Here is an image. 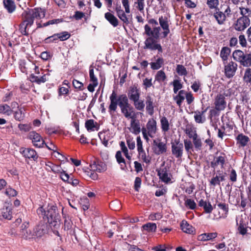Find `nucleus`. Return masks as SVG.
Listing matches in <instances>:
<instances>
[{
    "label": "nucleus",
    "mask_w": 251,
    "mask_h": 251,
    "mask_svg": "<svg viewBox=\"0 0 251 251\" xmlns=\"http://www.w3.org/2000/svg\"><path fill=\"white\" fill-rule=\"evenodd\" d=\"M146 109L148 112V113L150 115H152L154 113V100L153 98H152L150 96H147L146 97Z\"/></svg>",
    "instance_id": "19"
},
{
    "label": "nucleus",
    "mask_w": 251,
    "mask_h": 251,
    "mask_svg": "<svg viewBox=\"0 0 251 251\" xmlns=\"http://www.w3.org/2000/svg\"><path fill=\"white\" fill-rule=\"evenodd\" d=\"M172 153L176 158H179L182 156L183 152V144L178 141H175L172 143Z\"/></svg>",
    "instance_id": "11"
},
{
    "label": "nucleus",
    "mask_w": 251,
    "mask_h": 251,
    "mask_svg": "<svg viewBox=\"0 0 251 251\" xmlns=\"http://www.w3.org/2000/svg\"><path fill=\"white\" fill-rule=\"evenodd\" d=\"M110 103L108 107V111L110 115H113L116 111L117 105L120 107L121 113L127 119H131L137 117L133 107L129 103L128 99L126 94L117 96L116 93L113 91L109 97Z\"/></svg>",
    "instance_id": "2"
},
{
    "label": "nucleus",
    "mask_w": 251,
    "mask_h": 251,
    "mask_svg": "<svg viewBox=\"0 0 251 251\" xmlns=\"http://www.w3.org/2000/svg\"><path fill=\"white\" fill-rule=\"evenodd\" d=\"M166 79V75L162 70L158 71L155 76V81L159 83L163 82Z\"/></svg>",
    "instance_id": "41"
},
{
    "label": "nucleus",
    "mask_w": 251,
    "mask_h": 251,
    "mask_svg": "<svg viewBox=\"0 0 251 251\" xmlns=\"http://www.w3.org/2000/svg\"><path fill=\"white\" fill-rule=\"evenodd\" d=\"M104 18L113 27L118 25V19L111 12H106L104 14Z\"/></svg>",
    "instance_id": "21"
},
{
    "label": "nucleus",
    "mask_w": 251,
    "mask_h": 251,
    "mask_svg": "<svg viewBox=\"0 0 251 251\" xmlns=\"http://www.w3.org/2000/svg\"><path fill=\"white\" fill-rule=\"evenodd\" d=\"M226 162V157L225 155H221L216 157L211 162V166L215 169L218 165H220L221 168H224V165Z\"/></svg>",
    "instance_id": "20"
},
{
    "label": "nucleus",
    "mask_w": 251,
    "mask_h": 251,
    "mask_svg": "<svg viewBox=\"0 0 251 251\" xmlns=\"http://www.w3.org/2000/svg\"><path fill=\"white\" fill-rule=\"evenodd\" d=\"M85 127L88 131H94L98 130L99 126L97 122H95L92 119L88 120L86 121L85 124Z\"/></svg>",
    "instance_id": "25"
},
{
    "label": "nucleus",
    "mask_w": 251,
    "mask_h": 251,
    "mask_svg": "<svg viewBox=\"0 0 251 251\" xmlns=\"http://www.w3.org/2000/svg\"><path fill=\"white\" fill-rule=\"evenodd\" d=\"M25 110L22 108H19L14 113V117L16 120L20 121L25 117Z\"/></svg>",
    "instance_id": "48"
},
{
    "label": "nucleus",
    "mask_w": 251,
    "mask_h": 251,
    "mask_svg": "<svg viewBox=\"0 0 251 251\" xmlns=\"http://www.w3.org/2000/svg\"><path fill=\"white\" fill-rule=\"evenodd\" d=\"M36 212L38 215L47 220L51 226L55 229L59 228L61 219L56 205L50 204H48L46 208L40 206L37 209Z\"/></svg>",
    "instance_id": "3"
},
{
    "label": "nucleus",
    "mask_w": 251,
    "mask_h": 251,
    "mask_svg": "<svg viewBox=\"0 0 251 251\" xmlns=\"http://www.w3.org/2000/svg\"><path fill=\"white\" fill-rule=\"evenodd\" d=\"M153 149L155 154L159 155L165 153L167 151L166 144L157 139L153 141Z\"/></svg>",
    "instance_id": "10"
},
{
    "label": "nucleus",
    "mask_w": 251,
    "mask_h": 251,
    "mask_svg": "<svg viewBox=\"0 0 251 251\" xmlns=\"http://www.w3.org/2000/svg\"><path fill=\"white\" fill-rule=\"evenodd\" d=\"M110 207L114 210H118L120 209L121 204L118 201H113L110 203Z\"/></svg>",
    "instance_id": "64"
},
{
    "label": "nucleus",
    "mask_w": 251,
    "mask_h": 251,
    "mask_svg": "<svg viewBox=\"0 0 251 251\" xmlns=\"http://www.w3.org/2000/svg\"><path fill=\"white\" fill-rule=\"evenodd\" d=\"M149 25L144 26L145 33L149 36L145 41V49L152 50H157L158 53L163 51L162 46L157 43L156 40L158 39L160 34L162 38H166L170 32V20L166 16L159 17L158 22L154 19H150L148 21Z\"/></svg>",
    "instance_id": "1"
},
{
    "label": "nucleus",
    "mask_w": 251,
    "mask_h": 251,
    "mask_svg": "<svg viewBox=\"0 0 251 251\" xmlns=\"http://www.w3.org/2000/svg\"><path fill=\"white\" fill-rule=\"evenodd\" d=\"M213 16L219 25H223L226 20V16H225L224 13L222 11H221L219 9L216 10Z\"/></svg>",
    "instance_id": "23"
},
{
    "label": "nucleus",
    "mask_w": 251,
    "mask_h": 251,
    "mask_svg": "<svg viewBox=\"0 0 251 251\" xmlns=\"http://www.w3.org/2000/svg\"><path fill=\"white\" fill-rule=\"evenodd\" d=\"M161 128L162 132H166L170 129V124L166 117H162L160 119Z\"/></svg>",
    "instance_id": "35"
},
{
    "label": "nucleus",
    "mask_w": 251,
    "mask_h": 251,
    "mask_svg": "<svg viewBox=\"0 0 251 251\" xmlns=\"http://www.w3.org/2000/svg\"><path fill=\"white\" fill-rule=\"evenodd\" d=\"M218 207L223 210V213L220 218H225L227 216L228 212V205L225 203H219L217 204Z\"/></svg>",
    "instance_id": "45"
},
{
    "label": "nucleus",
    "mask_w": 251,
    "mask_h": 251,
    "mask_svg": "<svg viewBox=\"0 0 251 251\" xmlns=\"http://www.w3.org/2000/svg\"><path fill=\"white\" fill-rule=\"evenodd\" d=\"M206 4L210 9L217 10L219 4V0H207Z\"/></svg>",
    "instance_id": "49"
},
{
    "label": "nucleus",
    "mask_w": 251,
    "mask_h": 251,
    "mask_svg": "<svg viewBox=\"0 0 251 251\" xmlns=\"http://www.w3.org/2000/svg\"><path fill=\"white\" fill-rule=\"evenodd\" d=\"M122 3L125 8V12L129 14L130 12L129 0H122Z\"/></svg>",
    "instance_id": "63"
},
{
    "label": "nucleus",
    "mask_w": 251,
    "mask_h": 251,
    "mask_svg": "<svg viewBox=\"0 0 251 251\" xmlns=\"http://www.w3.org/2000/svg\"><path fill=\"white\" fill-rule=\"evenodd\" d=\"M173 85L174 86L173 91L174 93L176 94L179 90L182 88V85L181 84L178 80H174L173 82Z\"/></svg>",
    "instance_id": "56"
},
{
    "label": "nucleus",
    "mask_w": 251,
    "mask_h": 251,
    "mask_svg": "<svg viewBox=\"0 0 251 251\" xmlns=\"http://www.w3.org/2000/svg\"><path fill=\"white\" fill-rule=\"evenodd\" d=\"M185 133L190 138L192 139L198 135L196 129L193 127L186 128Z\"/></svg>",
    "instance_id": "51"
},
{
    "label": "nucleus",
    "mask_w": 251,
    "mask_h": 251,
    "mask_svg": "<svg viewBox=\"0 0 251 251\" xmlns=\"http://www.w3.org/2000/svg\"><path fill=\"white\" fill-rule=\"evenodd\" d=\"M205 112L206 110L201 111L197 110L194 112V119L197 123L202 124L205 121L206 119L204 116Z\"/></svg>",
    "instance_id": "22"
},
{
    "label": "nucleus",
    "mask_w": 251,
    "mask_h": 251,
    "mask_svg": "<svg viewBox=\"0 0 251 251\" xmlns=\"http://www.w3.org/2000/svg\"><path fill=\"white\" fill-rule=\"evenodd\" d=\"M230 52V50L228 47H225L222 49L220 52V56L222 58L224 64L227 63V60Z\"/></svg>",
    "instance_id": "34"
},
{
    "label": "nucleus",
    "mask_w": 251,
    "mask_h": 251,
    "mask_svg": "<svg viewBox=\"0 0 251 251\" xmlns=\"http://www.w3.org/2000/svg\"><path fill=\"white\" fill-rule=\"evenodd\" d=\"M25 158H32L34 160L38 158V155L35 151L32 149L25 148L21 151Z\"/></svg>",
    "instance_id": "18"
},
{
    "label": "nucleus",
    "mask_w": 251,
    "mask_h": 251,
    "mask_svg": "<svg viewBox=\"0 0 251 251\" xmlns=\"http://www.w3.org/2000/svg\"><path fill=\"white\" fill-rule=\"evenodd\" d=\"M184 205L187 208L191 210H194L197 206L195 201L192 199L188 198L184 199Z\"/></svg>",
    "instance_id": "40"
},
{
    "label": "nucleus",
    "mask_w": 251,
    "mask_h": 251,
    "mask_svg": "<svg viewBox=\"0 0 251 251\" xmlns=\"http://www.w3.org/2000/svg\"><path fill=\"white\" fill-rule=\"evenodd\" d=\"M46 11L44 8L35 7L25 12L24 18L26 19L27 24L32 25L34 20H40L45 17Z\"/></svg>",
    "instance_id": "5"
},
{
    "label": "nucleus",
    "mask_w": 251,
    "mask_h": 251,
    "mask_svg": "<svg viewBox=\"0 0 251 251\" xmlns=\"http://www.w3.org/2000/svg\"><path fill=\"white\" fill-rule=\"evenodd\" d=\"M3 3L4 8L7 10L8 13H11L15 11L16 5L13 0H3Z\"/></svg>",
    "instance_id": "28"
},
{
    "label": "nucleus",
    "mask_w": 251,
    "mask_h": 251,
    "mask_svg": "<svg viewBox=\"0 0 251 251\" xmlns=\"http://www.w3.org/2000/svg\"><path fill=\"white\" fill-rule=\"evenodd\" d=\"M215 108L218 111L224 110L226 106L225 97L223 94L217 95L215 99Z\"/></svg>",
    "instance_id": "13"
},
{
    "label": "nucleus",
    "mask_w": 251,
    "mask_h": 251,
    "mask_svg": "<svg viewBox=\"0 0 251 251\" xmlns=\"http://www.w3.org/2000/svg\"><path fill=\"white\" fill-rule=\"evenodd\" d=\"M126 12L125 11H122L121 13H119L117 14L118 18L120 20L123 22L124 24L126 25H128L130 23L129 19L128 17V16L126 15Z\"/></svg>",
    "instance_id": "47"
},
{
    "label": "nucleus",
    "mask_w": 251,
    "mask_h": 251,
    "mask_svg": "<svg viewBox=\"0 0 251 251\" xmlns=\"http://www.w3.org/2000/svg\"><path fill=\"white\" fill-rule=\"evenodd\" d=\"M132 102L136 110L138 111L144 110L145 105L143 100L140 99L139 98L133 101Z\"/></svg>",
    "instance_id": "38"
},
{
    "label": "nucleus",
    "mask_w": 251,
    "mask_h": 251,
    "mask_svg": "<svg viewBox=\"0 0 251 251\" xmlns=\"http://www.w3.org/2000/svg\"><path fill=\"white\" fill-rule=\"evenodd\" d=\"M192 139L193 143L194 145L195 148L198 150H200L202 145L201 138L199 137L198 135H197L194 138H193Z\"/></svg>",
    "instance_id": "57"
},
{
    "label": "nucleus",
    "mask_w": 251,
    "mask_h": 251,
    "mask_svg": "<svg viewBox=\"0 0 251 251\" xmlns=\"http://www.w3.org/2000/svg\"><path fill=\"white\" fill-rule=\"evenodd\" d=\"M176 71L177 73L181 76L182 75H186L187 74V71L186 69L185 68L184 66L180 64H178L176 65Z\"/></svg>",
    "instance_id": "50"
},
{
    "label": "nucleus",
    "mask_w": 251,
    "mask_h": 251,
    "mask_svg": "<svg viewBox=\"0 0 251 251\" xmlns=\"http://www.w3.org/2000/svg\"><path fill=\"white\" fill-rule=\"evenodd\" d=\"M28 138L32 141L34 146L37 148H42L45 143L41 136L34 131H30L28 135Z\"/></svg>",
    "instance_id": "9"
},
{
    "label": "nucleus",
    "mask_w": 251,
    "mask_h": 251,
    "mask_svg": "<svg viewBox=\"0 0 251 251\" xmlns=\"http://www.w3.org/2000/svg\"><path fill=\"white\" fill-rule=\"evenodd\" d=\"M157 129L156 120L153 118L150 119L146 124V127H143L142 128L143 138L148 142L149 140V137H154Z\"/></svg>",
    "instance_id": "6"
},
{
    "label": "nucleus",
    "mask_w": 251,
    "mask_h": 251,
    "mask_svg": "<svg viewBox=\"0 0 251 251\" xmlns=\"http://www.w3.org/2000/svg\"><path fill=\"white\" fill-rule=\"evenodd\" d=\"M129 130L135 135H138L142 131L140 121L136 119V117L131 119Z\"/></svg>",
    "instance_id": "14"
},
{
    "label": "nucleus",
    "mask_w": 251,
    "mask_h": 251,
    "mask_svg": "<svg viewBox=\"0 0 251 251\" xmlns=\"http://www.w3.org/2000/svg\"><path fill=\"white\" fill-rule=\"evenodd\" d=\"M240 13L241 15V17H245L246 18H250L251 15V10L248 8L244 7H239Z\"/></svg>",
    "instance_id": "46"
},
{
    "label": "nucleus",
    "mask_w": 251,
    "mask_h": 251,
    "mask_svg": "<svg viewBox=\"0 0 251 251\" xmlns=\"http://www.w3.org/2000/svg\"><path fill=\"white\" fill-rule=\"evenodd\" d=\"M57 35H58V38H59V39L61 41L67 40L71 36V34L67 31L58 33Z\"/></svg>",
    "instance_id": "53"
},
{
    "label": "nucleus",
    "mask_w": 251,
    "mask_h": 251,
    "mask_svg": "<svg viewBox=\"0 0 251 251\" xmlns=\"http://www.w3.org/2000/svg\"><path fill=\"white\" fill-rule=\"evenodd\" d=\"M139 157L146 164H149L151 162V158L149 155H147L145 151L144 150L138 151Z\"/></svg>",
    "instance_id": "39"
},
{
    "label": "nucleus",
    "mask_w": 251,
    "mask_h": 251,
    "mask_svg": "<svg viewBox=\"0 0 251 251\" xmlns=\"http://www.w3.org/2000/svg\"><path fill=\"white\" fill-rule=\"evenodd\" d=\"M225 65V74L228 78L232 77L235 74L237 69V65L236 63L231 61Z\"/></svg>",
    "instance_id": "12"
},
{
    "label": "nucleus",
    "mask_w": 251,
    "mask_h": 251,
    "mask_svg": "<svg viewBox=\"0 0 251 251\" xmlns=\"http://www.w3.org/2000/svg\"><path fill=\"white\" fill-rule=\"evenodd\" d=\"M5 194L9 197H15L17 195V192L15 189L9 187L6 189Z\"/></svg>",
    "instance_id": "61"
},
{
    "label": "nucleus",
    "mask_w": 251,
    "mask_h": 251,
    "mask_svg": "<svg viewBox=\"0 0 251 251\" xmlns=\"http://www.w3.org/2000/svg\"><path fill=\"white\" fill-rule=\"evenodd\" d=\"M180 226L182 230L187 233L192 234L195 231L194 228L184 220L182 221Z\"/></svg>",
    "instance_id": "29"
},
{
    "label": "nucleus",
    "mask_w": 251,
    "mask_h": 251,
    "mask_svg": "<svg viewBox=\"0 0 251 251\" xmlns=\"http://www.w3.org/2000/svg\"><path fill=\"white\" fill-rule=\"evenodd\" d=\"M217 232L204 233L200 234L198 236V240L201 241H207L212 240L217 236Z\"/></svg>",
    "instance_id": "24"
},
{
    "label": "nucleus",
    "mask_w": 251,
    "mask_h": 251,
    "mask_svg": "<svg viewBox=\"0 0 251 251\" xmlns=\"http://www.w3.org/2000/svg\"><path fill=\"white\" fill-rule=\"evenodd\" d=\"M11 108L9 105L6 104H0V113L9 114Z\"/></svg>",
    "instance_id": "55"
},
{
    "label": "nucleus",
    "mask_w": 251,
    "mask_h": 251,
    "mask_svg": "<svg viewBox=\"0 0 251 251\" xmlns=\"http://www.w3.org/2000/svg\"><path fill=\"white\" fill-rule=\"evenodd\" d=\"M244 54L245 53L243 51L240 50H236L233 51L232 53V56L235 60L239 62L244 55Z\"/></svg>",
    "instance_id": "52"
},
{
    "label": "nucleus",
    "mask_w": 251,
    "mask_h": 251,
    "mask_svg": "<svg viewBox=\"0 0 251 251\" xmlns=\"http://www.w3.org/2000/svg\"><path fill=\"white\" fill-rule=\"evenodd\" d=\"M236 144L239 147H244L248 145L250 138L243 133H240L236 137Z\"/></svg>",
    "instance_id": "17"
},
{
    "label": "nucleus",
    "mask_w": 251,
    "mask_h": 251,
    "mask_svg": "<svg viewBox=\"0 0 251 251\" xmlns=\"http://www.w3.org/2000/svg\"><path fill=\"white\" fill-rule=\"evenodd\" d=\"M185 91L184 90H180L177 95L174 96V100L176 102L178 106H181L182 102L185 99Z\"/></svg>",
    "instance_id": "27"
},
{
    "label": "nucleus",
    "mask_w": 251,
    "mask_h": 251,
    "mask_svg": "<svg viewBox=\"0 0 251 251\" xmlns=\"http://www.w3.org/2000/svg\"><path fill=\"white\" fill-rule=\"evenodd\" d=\"M127 98L133 101L140 98V90L135 85L130 87L127 92Z\"/></svg>",
    "instance_id": "15"
},
{
    "label": "nucleus",
    "mask_w": 251,
    "mask_h": 251,
    "mask_svg": "<svg viewBox=\"0 0 251 251\" xmlns=\"http://www.w3.org/2000/svg\"><path fill=\"white\" fill-rule=\"evenodd\" d=\"M73 85L75 88L78 90H83V84L76 79H74L73 80Z\"/></svg>",
    "instance_id": "59"
},
{
    "label": "nucleus",
    "mask_w": 251,
    "mask_h": 251,
    "mask_svg": "<svg viewBox=\"0 0 251 251\" xmlns=\"http://www.w3.org/2000/svg\"><path fill=\"white\" fill-rule=\"evenodd\" d=\"M240 64L244 67L251 66V54H245L241 60L239 61Z\"/></svg>",
    "instance_id": "32"
},
{
    "label": "nucleus",
    "mask_w": 251,
    "mask_h": 251,
    "mask_svg": "<svg viewBox=\"0 0 251 251\" xmlns=\"http://www.w3.org/2000/svg\"><path fill=\"white\" fill-rule=\"evenodd\" d=\"M185 97L186 98L187 103L189 105L191 104L194 100V97H193V95L191 92H185Z\"/></svg>",
    "instance_id": "60"
},
{
    "label": "nucleus",
    "mask_w": 251,
    "mask_h": 251,
    "mask_svg": "<svg viewBox=\"0 0 251 251\" xmlns=\"http://www.w3.org/2000/svg\"><path fill=\"white\" fill-rule=\"evenodd\" d=\"M164 60L162 57H158L154 62L150 63L151 68L154 70H158L164 65Z\"/></svg>",
    "instance_id": "30"
},
{
    "label": "nucleus",
    "mask_w": 251,
    "mask_h": 251,
    "mask_svg": "<svg viewBox=\"0 0 251 251\" xmlns=\"http://www.w3.org/2000/svg\"><path fill=\"white\" fill-rule=\"evenodd\" d=\"M115 157L117 161L121 166V169L124 170L126 168V161L122 156V152L121 151H117Z\"/></svg>",
    "instance_id": "36"
},
{
    "label": "nucleus",
    "mask_w": 251,
    "mask_h": 251,
    "mask_svg": "<svg viewBox=\"0 0 251 251\" xmlns=\"http://www.w3.org/2000/svg\"><path fill=\"white\" fill-rule=\"evenodd\" d=\"M144 230L148 232H155L157 226L155 223H148L142 226Z\"/></svg>",
    "instance_id": "42"
},
{
    "label": "nucleus",
    "mask_w": 251,
    "mask_h": 251,
    "mask_svg": "<svg viewBox=\"0 0 251 251\" xmlns=\"http://www.w3.org/2000/svg\"><path fill=\"white\" fill-rule=\"evenodd\" d=\"M46 232V226L44 224L38 225L33 229V234H34L35 238L42 237Z\"/></svg>",
    "instance_id": "16"
},
{
    "label": "nucleus",
    "mask_w": 251,
    "mask_h": 251,
    "mask_svg": "<svg viewBox=\"0 0 251 251\" xmlns=\"http://www.w3.org/2000/svg\"><path fill=\"white\" fill-rule=\"evenodd\" d=\"M18 127L21 131L28 132L31 129V126L30 124H20L18 125Z\"/></svg>",
    "instance_id": "58"
},
{
    "label": "nucleus",
    "mask_w": 251,
    "mask_h": 251,
    "mask_svg": "<svg viewBox=\"0 0 251 251\" xmlns=\"http://www.w3.org/2000/svg\"><path fill=\"white\" fill-rule=\"evenodd\" d=\"M201 83L199 80L195 81L192 84L191 87L195 92H197L200 89Z\"/></svg>",
    "instance_id": "62"
},
{
    "label": "nucleus",
    "mask_w": 251,
    "mask_h": 251,
    "mask_svg": "<svg viewBox=\"0 0 251 251\" xmlns=\"http://www.w3.org/2000/svg\"><path fill=\"white\" fill-rule=\"evenodd\" d=\"M1 214L3 218L10 220L12 218V208L8 206L4 207L1 209Z\"/></svg>",
    "instance_id": "31"
},
{
    "label": "nucleus",
    "mask_w": 251,
    "mask_h": 251,
    "mask_svg": "<svg viewBox=\"0 0 251 251\" xmlns=\"http://www.w3.org/2000/svg\"><path fill=\"white\" fill-rule=\"evenodd\" d=\"M25 66L24 69L22 70V72L25 73L27 71V69L29 68H33L35 71V74H32L29 76V79L32 82H35L37 84H40L42 83H44L48 79V75L44 74L42 73V75H40L39 68L38 66L31 62H28L25 64Z\"/></svg>",
    "instance_id": "4"
},
{
    "label": "nucleus",
    "mask_w": 251,
    "mask_h": 251,
    "mask_svg": "<svg viewBox=\"0 0 251 251\" xmlns=\"http://www.w3.org/2000/svg\"><path fill=\"white\" fill-rule=\"evenodd\" d=\"M156 171L157 172V176L162 182L166 184L173 182L172 181L173 178L172 175L169 168L164 166V164H163L159 168L157 169Z\"/></svg>",
    "instance_id": "7"
},
{
    "label": "nucleus",
    "mask_w": 251,
    "mask_h": 251,
    "mask_svg": "<svg viewBox=\"0 0 251 251\" xmlns=\"http://www.w3.org/2000/svg\"><path fill=\"white\" fill-rule=\"evenodd\" d=\"M134 6L141 13L144 14L145 6V0H135Z\"/></svg>",
    "instance_id": "37"
},
{
    "label": "nucleus",
    "mask_w": 251,
    "mask_h": 251,
    "mask_svg": "<svg viewBox=\"0 0 251 251\" xmlns=\"http://www.w3.org/2000/svg\"><path fill=\"white\" fill-rule=\"evenodd\" d=\"M99 136L101 141L103 145L105 147H107L108 144V141L109 140V136L108 133H106L105 132L101 133L100 132L99 133Z\"/></svg>",
    "instance_id": "44"
},
{
    "label": "nucleus",
    "mask_w": 251,
    "mask_h": 251,
    "mask_svg": "<svg viewBox=\"0 0 251 251\" xmlns=\"http://www.w3.org/2000/svg\"><path fill=\"white\" fill-rule=\"evenodd\" d=\"M199 205L201 207H202L207 213H210L213 210V207L209 202H207L203 200H201L199 202Z\"/></svg>",
    "instance_id": "33"
},
{
    "label": "nucleus",
    "mask_w": 251,
    "mask_h": 251,
    "mask_svg": "<svg viewBox=\"0 0 251 251\" xmlns=\"http://www.w3.org/2000/svg\"><path fill=\"white\" fill-rule=\"evenodd\" d=\"M250 18L240 17L234 22L233 26L236 31H243L250 25Z\"/></svg>",
    "instance_id": "8"
},
{
    "label": "nucleus",
    "mask_w": 251,
    "mask_h": 251,
    "mask_svg": "<svg viewBox=\"0 0 251 251\" xmlns=\"http://www.w3.org/2000/svg\"><path fill=\"white\" fill-rule=\"evenodd\" d=\"M244 79L246 82L250 83L251 85V69L248 68L246 70Z\"/></svg>",
    "instance_id": "54"
},
{
    "label": "nucleus",
    "mask_w": 251,
    "mask_h": 251,
    "mask_svg": "<svg viewBox=\"0 0 251 251\" xmlns=\"http://www.w3.org/2000/svg\"><path fill=\"white\" fill-rule=\"evenodd\" d=\"M28 22H26V19L24 18V20L23 22L20 25L19 30L21 33L23 35H27V32L26 31V28L27 27H30L32 25H29L27 24Z\"/></svg>",
    "instance_id": "43"
},
{
    "label": "nucleus",
    "mask_w": 251,
    "mask_h": 251,
    "mask_svg": "<svg viewBox=\"0 0 251 251\" xmlns=\"http://www.w3.org/2000/svg\"><path fill=\"white\" fill-rule=\"evenodd\" d=\"M46 166H47L46 170L48 171H50L55 174H59V173L62 172V169L60 165H57L53 164L50 162H48L46 163Z\"/></svg>",
    "instance_id": "26"
}]
</instances>
